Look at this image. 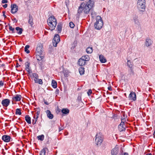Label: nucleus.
Masks as SVG:
<instances>
[{"label":"nucleus","mask_w":155,"mask_h":155,"mask_svg":"<svg viewBox=\"0 0 155 155\" xmlns=\"http://www.w3.org/2000/svg\"><path fill=\"white\" fill-rule=\"evenodd\" d=\"M152 41L150 39H147L145 42V45L147 46H150L152 43Z\"/></svg>","instance_id":"obj_18"},{"label":"nucleus","mask_w":155,"mask_h":155,"mask_svg":"<svg viewBox=\"0 0 155 155\" xmlns=\"http://www.w3.org/2000/svg\"><path fill=\"white\" fill-rule=\"evenodd\" d=\"M0 95L1 96V94H0Z\"/></svg>","instance_id":"obj_55"},{"label":"nucleus","mask_w":155,"mask_h":155,"mask_svg":"<svg viewBox=\"0 0 155 155\" xmlns=\"http://www.w3.org/2000/svg\"><path fill=\"white\" fill-rule=\"evenodd\" d=\"M8 6V5L7 4H5V5L3 6V7L4 8H6Z\"/></svg>","instance_id":"obj_48"},{"label":"nucleus","mask_w":155,"mask_h":155,"mask_svg":"<svg viewBox=\"0 0 155 155\" xmlns=\"http://www.w3.org/2000/svg\"><path fill=\"white\" fill-rule=\"evenodd\" d=\"M118 148L116 146L112 150L111 153L112 155H116L118 153Z\"/></svg>","instance_id":"obj_16"},{"label":"nucleus","mask_w":155,"mask_h":155,"mask_svg":"<svg viewBox=\"0 0 155 155\" xmlns=\"http://www.w3.org/2000/svg\"><path fill=\"white\" fill-rule=\"evenodd\" d=\"M146 155H152L151 153H148L146 154Z\"/></svg>","instance_id":"obj_52"},{"label":"nucleus","mask_w":155,"mask_h":155,"mask_svg":"<svg viewBox=\"0 0 155 155\" xmlns=\"http://www.w3.org/2000/svg\"><path fill=\"white\" fill-rule=\"evenodd\" d=\"M92 93V91L90 89L88 90V91L87 92V94L89 95H90Z\"/></svg>","instance_id":"obj_42"},{"label":"nucleus","mask_w":155,"mask_h":155,"mask_svg":"<svg viewBox=\"0 0 155 155\" xmlns=\"http://www.w3.org/2000/svg\"><path fill=\"white\" fill-rule=\"evenodd\" d=\"M79 73L81 75H82L84 74V68L82 67H80L79 68Z\"/></svg>","instance_id":"obj_27"},{"label":"nucleus","mask_w":155,"mask_h":155,"mask_svg":"<svg viewBox=\"0 0 155 155\" xmlns=\"http://www.w3.org/2000/svg\"><path fill=\"white\" fill-rule=\"evenodd\" d=\"M34 119L32 120V124L34 125L36 124V122L38 120V118H35V115H34L33 116Z\"/></svg>","instance_id":"obj_35"},{"label":"nucleus","mask_w":155,"mask_h":155,"mask_svg":"<svg viewBox=\"0 0 155 155\" xmlns=\"http://www.w3.org/2000/svg\"><path fill=\"white\" fill-rule=\"evenodd\" d=\"M93 4V2L91 0H89L86 3H82L78 9V13L80 14L83 12L84 14H88L92 8Z\"/></svg>","instance_id":"obj_1"},{"label":"nucleus","mask_w":155,"mask_h":155,"mask_svg":"<svg viewBox=\"0 0 155 155\" xmlns=\"http://www.w3.org/2000/svg\"><path fill=\"white\" fill-rule=\"evenodd\" d=\"M2 2L3 3H7L8 2V1L7 0H2Z\"/></svg>","instance_id":"obj_43"},{"label":"nucleus","mask_w":155,"mask_h":155,"mask_svg":"<svg viewBox=\"0 0 155 155\" xmlns=\"http://www.w3.org/2000/svg\"><path fill=\"white\" fill-rule=\"evenodd\" d=\"M19 66H20V65H19V64H18V63H17L16 64V67H18Z\"/></svg>","instance_id":"obj_50"},{"label":"nucleus","mask_w":155,"mask_h":155,"mask_svg":"<svg viewBox=\"0 0 155 155\" xmlns=\"http://www.w3.org/2000/svg\"><path fill=\"white\" fill-rule=\"evenodd\" d=\"M62 112L63 113L66 114L69 113V110L68 109H64L62 110Z\"/></svg>","instance_id":"obj_33"},{"label":"nucleus","mask_w":155,"mask_h":155,"mask_svg":"<svg viewBox=\"0 0 155 155\" xmlns=\"http://www.w3.org/2000/svg\"><path fill=\"white\" fill-rule=\"evenodd\" d=\"M9 29L12 31V33H14V31L15 30V29L14 28H12V26H10L9 27Z\"/></svg>","instance_id":"obj_39"},{"label":"nucleus","mask_w":155,"mask_h":155,"mask_svg":"<svg viewBox=\"0 0 155 155\" xmlns=\"http://www.w3.org/2000/svg\"><path fill=\"white\" fill-rule=\"evenodd\" d=\"M44 103L46 104V105H48L49 104V103H48V102H47V101L45 100H44Z\"/></svg>","instance_id":"obj_44"},{"label":"nucleus","mask_w":155,"mask_h":155,"mask_svg":"<svg viewBox=\"0 0 155 155\" xmlns=\"http://www.w3.org/2000/svg\"><path fill=\"white\" fill-rule=\"evenodd\" d=\"M19 60L20 61H22V60H21V59H19Z\"/></svg>","instance_id":"obj_54"},{"label":"nucleus","mask_w":155,"mask_h":155,"mask_svg":"<svg viewBox=\"0 0 155 155\" xmlns=\"http://www.w3.org/2000/svg\"><path fill=\"white\" fill-rule=\"evenodd\" d=\"M62 26L61 24H59L57 26V29L58 33H61L62 30Z\"/></svg>","instance_id":"obj_23"},{"label":"nucleus","mask_w":155,"mask_h":155,"mask_svg":"<svg viewBox=\"0 0 155 155\" xmlns=\"http://www.w3.org/2000/svg\"><path fill=\"white\" fill-rule=\"evenodd\" d=\"M90 60V57L88 55H86L82 56L78 60V64L81 66L84 65L86 63V61Z\"/></svg>","instance_id":"obj_6"},{"label":"nucleus","mask_w":155,"mask_h":155,"mask_svg":"<svg viewBox=\"0 0 155 155\" xmlns=\"http://www.w3.org/2000/svg\"><path fill=\"white\" fill-rule=\"evenodd\" d=\"M96 21L94 24L95 28L98 30L101 29L103 25L102 19L100 16H97L96 18Z\"/></svg>","instance_id":"obj_4"},{"label":"nucleus","mask_w":155,"mask_h":155,"mask_svg":"<svg viewBox=\"0 0 155 155\" xmlns=\"http://www.w3.org/2000/svg\"><path fill=\"white\" fill-rule=\"evenodd\" d=\"M30 46L29 45H26L25 48V51L28 54L30 52V51L28 50Z\"/></svg>","instance_id":"obj_31"},{"label":"nucleus","mask_w":155,"mask_h":155,"mask_svg":"<svg viewBox=\"0 0 155 155\" xmlns=\"http://www.w3.org/2000/svg\"><path fill=\"white\" fill-rule=\"evenodd\" d=\"M108 89L110 91H111L112 90V89L111 86L108 87Z\"/></svg>","instance_id":"obj_46"},{"label":"nucleus","mask_w":155,"mask_h":155,"mask_svg":"<svg viewBox=\"0 0 155 155\" xmlns=\"http://www.w3.org/2000/svg\"><path fill=\"white\" fill-rule=\"evenodd\" d=\"M33 77L34 78V79L35 80H36L38 77V74L36 73H33Z\"/></svg>","instance_id":"obj_36"},{"label":"nucleus","mask_w":155,"mask_h":155,"mask_svg":"<svg viewBox=\"0 0 155 155\" xmlns=\"http://www.w3.org/2000/svg\"><path fill=\"white\" fill-rule=\"evenodd\" d=\"M4 81H0V87L1 86H2L4 85Z\"/></svg>","instance_id":"obj_41"},{"label":"nucleus","mask_w":155,"mask_h":155,"mask_svg":"<svg viewBox=\"0 0 155 155\" xmlns=\"http://www.w3.org/2000/svg\"><path fill=\"white\" fill-rule=\"evenodd\" d=\"M40 114V111H37V112L36 113L34 114L35 115V118H38L39 116V114Z\"/></svg>","instance_id":"obj_34"},{"label":"nucleus","mask_w":155,"mask_h":155,"mask_svg":"<svg viewBox=\"0 0 155 155\" xmlns=\"http://www.w3.org/2000/svg\"><path fill=\"white\" fill-rule=\"evenodd\" d=\"M129 99L132 101H135L136 100L137 97L136 93L133 91L130 92L128 96Z\"/></svg>","instance_id":"obj_9"},{"label":"nucleus","mask_w":155,"mask_h":155,"mask_svg":"<svg viewBox=\"0 0 155 155\" xmlns=\"http://www.w3.org/2000/svg\"><path fill=\"white\" fill-rule=\"evenodd\" d=\"M93 51L92 48L91 47H88L86 50V52L88 54L91 53L93 52Z\"/></svg>","instance_id":"obj_24"},{"label":"nucleus","mask_w":155,"mask_h":155,"mask_svg":"<svg viewBox=\"0 0 155 155\" xmlns=\"http://www.w3.org/2000/svg\"><path fill=\"white\" fill-rule=\"evenodd\" d=\"M47 117L50 119H52L53 118V115L51 114V112L49 110H47L45 111Z\"/></svg>","instance_id":"obj_15"},{"label":"nucleus","mask_w":155,"mask_h":155,"mask_svg":"<svg viewBox=\"0 0 155 155\" xmlns=\"http://www.w3.org/2000/svg\"><path fill=\"white\" fill-rule=\"evenodd\" d=\"M25 120L27 123L28 124H31V118L28 115H26L25 116Z\"/></svg>","instance_id":"obj_19"},{"label":"nucleus","mask_w":155,"mask_h":155,"mask_svg":"<svg viewBox=\"0 0 155 155\" xmlns=\"http://www.w3.org/2000/svg\"><path fill=\"white\" fill-rule=\"evenodd\" d=\"M104 140L103 136L100 133H97L96 136L95 143L98 146H100Z\"/></svg>","instance_id":"obj_5"},{"label":"nucleus","mask_w":155,"mask_h":155,"mask_svg":"<svg viewBox=\"0 0 155 155\" xmlns=\"http://www.w3.org/2000/svg\"><path fill=\"white\" fill-rule=\"evenodd\" d=\"M21 98V96L20 95L16 94L12 97V100L15 101H19Z\"/></svg>","instance_id":"obj_12"},{"label":"nucleus","mask_w":155,"mask_h":155,"mask_svg":"<svg viewBox=\"0 0 155 155\" xmlns=\"http://www.w3.org/2000/svg\"><path fill=\"white\" fill-rule=\"evenodd\" d=\"M51 85L52 87L54 88H55L57 87V83L54 80H53L52 81Z\"/></svg>","instance_id":"obj_22"},{"label":"nucleus","mask_w":155,"mask_h":155,"mask_svg":"<svg viewBox=\"0 0 155 155\" xmlns=\"http://www.w3.org/2000/svg\"><path fill=\"white\" fill-rule=\"evenodd\" d=\"M126 120H127V117H124V118H121V122L120 124H125V123H127L126 122Z\"/></svg>","instance_id":"obj_29"},{"label":"nucleus","mask_w":155,"mask_h":155,"mask_svg":"<svg viewBox=\"0 0 155 155\" xmlns=\"http://www.w3.org/2000/svg\"><path fill=\"white\" fill-rule=\"evenodd\" d=\"M5 65L4 64H1L0 65V68H2H2L4 69L5 67Z\"/></svg>","instance_id":"obj_40"},{"label":"nucleus","mask_w":155,"mask_h":155,"mask_svg":"<svg viewBox=\"0 0 155 155\" xmlns=\"http://www.w3.org/2000/svg\"><path fill=\"white\" fill-rule=\"evenodd\" d=\"M25 70L28 72L30 73V63L28 62H26L25 63Z\"/></svg>","instance_id":"obj_21"},{"label":"nucleus","mask_w":155,"mask_h":155,"mask_svg":"<svg viewBox=\"0 0 155 155\" xmlns=\"http://www.w3.org/2000/svg\"><path fill=\"white\" fill-rule=\"evenodd\" d=\"M21 109L19 108L17 109L16 110L15 114L21 115Z\"/></svg>","instance_id":"obj_32"},{"label":"nucleus","mask_w":155,"mask_h":155,"mask_svg":"<svg viewBox=\"0 0 155 155\" xmlns=\"http://www.w3.org/2000/svg\"><path fill=\"white\" fill-rule=\"evenodd\" d=\"M2 153H1L3 155H5V153L4 152V149H2Z\"/></svg>","instance_id":"obj_45"},{"label":"nucleus","mask_w":155,"mask_h":155,"mask_svg":"<svg viewBox=\"0 0 155 155\" xmlns=\"http://www.w3.org/2000/svg\"><path fill=\"white\" fill-rule=\"evenodd\" d=\"M38 139V140L41 141H43L44 140V136L43 134L39 135L37 137Z\"/></svg>","instance_id":"obj_30"},{"label":"nucleus","mask_w":155,"mask_h":155,"mask_svg":"<svg viewBox=\"0 0 155 155\" xmlns=\"http://www.w3.org/2000/svg\"><path fill=\"white\" fill-rule=\"evenodd\" d=\"M60 40L59 35H56L53 39V45L54 47L57 46V44L60 42Z\"/></svg>","instance_id":"obj_8"},{"label":"nucleus","mask_w":155,"mask_h":155,"mask_svg":"<svg viewBox=\"0 0 155 155\" xmlns=\"http://www.w3.org/2000/svg\"><path fill=\"white\" fill-rule=\"evenodd\" d=\"M99 58L101 63H104L107 61L106 59L102 55H100L99 56Z\"/></svg>","instance_id":"obj_17"},{"label":"nucleus","mask_w":155,"mask_h":155,"mask_svg":"<svg viewBox=\"0 0 155 155\" xmlns=\"http://www.w3.org/2000/svg\"><path fill=\"white\" fill-rule=\"evenodd\" d=\"M127 66L130 68H132L133 66V63L129 60H127Z\"/></svg>","instance_id":"obj_26"},{"label":"nucleus","mask_w":155,"mask_h":155,"mask_svg":"<svg viewBox=\"0 0 155 155\" xmlns=\"http://www.w3.org/2000/svg\"><path fill=\"white\" fill-rule=\"evenodd\" d=\"M15 29L17 31V32L18 34L20 35L22 33L23 31V29L22 28L18 27L16 28Z\"/></svg>","instance_id":"obj_20"},{"label":"nucleus","mask_w":155,"mask_h":155,"mask_svg":"<svg viewBox=\"0 0 155 155\" xmlns=\"http://www.w3.org/2000/svg\"><path fill=\"white\" fill-rule=\"evenodd\" d=\"M10 102V101L8 99H5L2 101V104L3 106L7 107L8 106Z\"/></svg>","instance_id":"obj_11"},{"label":"nucleus","mask_w":155,"mask_h":155,"mask_svg":"<svg viewBox=\"0 0 155 155\" xmlns=\"http://www.w3.org/2000/svg\"><path fill=\"white\" fill-rule=\"evenodd\" d=\"M63 129L61 127L59 128V131H60L62 130H63Z\"/></svg>","instance_id":"obj_49"},{"label":"nucleus","mask_w":155,"mask_h":155,"mask_svg":"<svg viewBox=\"0 0 155 155\" xmlns=\"http://www.w3.org/2000/svg\"><path fill=\"white\" fill-rule=\"evenodd\" d=\"M146 2L145 0H138L137 6L139 10L141 11H144L145 10Z\"/></svg>","instance_id":"obj_7"},{"label":"nucleus","mask_w":155,"mask_h":155,"mask_svg":"<svg viewBox=\"0 0 155 155\" xmlns=\"http://www.w3.org/2000/svg\"><path fill=\"white\" fill-rule=\"evenodd\" d=\"M2 139L4 142H8L10 141L11 137L7 135H4L2 136Z\"/></svg>","instance_id":"obj_13"},{"label":"nucleus","mask_w":155,"mask_h":155,"mask_svg":"<svg viewBox=\"0 0 155 155\" xmlns=\"http://www.w3.org/2000/svg\"><path fill=\"white\" fill-rule=\"evenodd\" d=\"M34 80L36 83H37L40 84H43V81L41 79L37 78L36 80L34 79Z\"/></svg>","instance_id":"obj_25"},{"label":"nucleus","mask_w":155,"mask_h":155,"mask_svg":"<svg viewBox=\"0 0 155 155\" xmlns=\"http://www.w3.org/2000/svg\"><path fill=\"white\" fill-rule=\"evenodd\" d=\"M69 26L71 28H74V25L73 22H71L69 23Z\"/></svg>","instance_id":"obj_38"},{"label":"nucleus","mask_w":155,"mask_h":155,"mask_svg":"<svg viewBox=\"0 0 155 155\" xmlns=\"http://www.w3.org/2000/svg\"><path fill=\"white\" fill-rule=\"evenodd\" d=\"M11 13L12 14L16 13L18 10V7L15 4H12L11 5Z\"/></svg>","instance_id":"obj_10"},{"label":"nucleus","mask_w":155,"mask_h":155,"mask_svg":"<svg viewBox=\"0 0 155 155\" xmlns=\"http://www.w3.org/2000/svg\"><path fill=\"white\" fill-rule=\"evenodd\" d=\"M134 22L136 24H137L138 22H139L138 20L137 19H135Z\"/></svg>","instance_id":"obj_47"},{"label":"nucleus","mask_w":155,"mask_h":155,"mask_svg":"<svg viewBox=\"0 0 155 155\" xmlns=\"http://www.w3.org/2000/svg\"><path fill=\"white\" fill-rule=\"evenodd\" d=\"M49 28L51 31L54 30L57 24V20L53 16H50L47 20Z\"/></svg>","instance_id":"obj_3"},{"label":"nucleus","mask_w":155,"mask_h":155,"mask_svg":"<svg viewBox=\"0 0 155 155\" xmlns=\"http://www.w3.org/2000/svg\"><path fill=\"white\" fill-rule=\"evenodd\" d=\"M3 16H4L5 18L6 17V15L5 14H3Z\"/></svg>","instance_id":"obj_53"},{"label":"nucleus","mask_w":155,"mask_h":155,"mask_svg":"<svg viewBox=\"0 0 155 155\" xmlns=\"http://www.w3.org/2000/svg\"><path fill=\"white\" fill-rule=\"evenodd\" d=\"M47 148H44L40 152V155H45L46 150Z\"/></svg>","instance_id":"obj_28"},{"label":"nucleus","mask_w":155,"mask_h":155,"mask_svg":"<svg viewBox=\"0 0 155 155\" xmlns=\"http://www.w3.org/2000/svg\"><path fill=\"white\" fill-rule=\"evenodd\" d=\"M29 18L30 19L28 21V23L31 26L33 24V19L32 18H31L30 17H29Z\"/></svg>","instance_id":"obj_37"},{"label":"nucleus","mask_w":155,"mask_h":155,"mask_svg":"<svg viewBox=\"0 0 155 155\" xmlns=\"http://www.w3.org/2000/svg\"><path fill=\"white\" fill-rule=\"evenodd\" d=\"M124 155H128V153H124Z\"/></svg>","instance_id":"obj_51"},{"label":"nucleus","mask_w":155,"mask_h":155,"mask_svg":"<svg viewBox=\"0 0 155 155\" xmlns=\"http://www.w3.org/2000/svg\"><path fill=\"white\" fill-rule=\"evenodd\" d=\"M43 45L42 44H38L36 49V58L38 61H42L44 56L42 54Z\"/></svg>","instance_id":"obj_2"},{"label":"nucleus","mask_w":155,"mask_h":155,"mask_svg":"<svg viewBox=\"0 0 155 155\" xmlns=\"http://www.w3.org/2000/svg\"><path fill=\"white\" fill-rule=\"evenodd\" d=\"M126 126L125 124H120L118 126V129L120 132L124 131L125 130Z\"/></svg>","instance_id":"obj_14"}]
</instances>
